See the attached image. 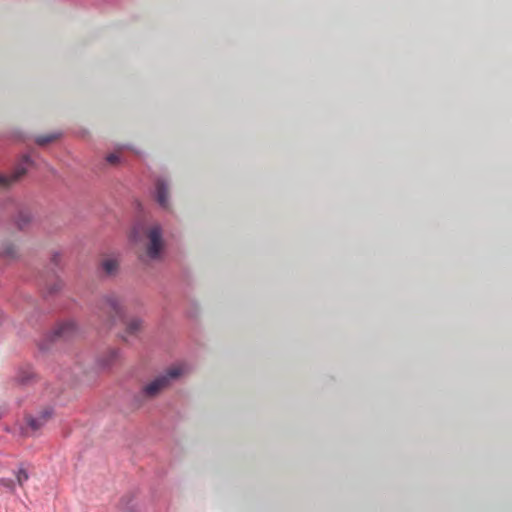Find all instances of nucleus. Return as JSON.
<instances>
[{
	"instance_id": "obj_1",
	"label": "nucleus",
	"mask_w": 512,
	"mask_h": 512,
	"mask_svg": "<svg viewBox=\"0 0 512 512\" xmlns=\"http://www.w3.org/2000/svg\"><path fill=\"white\" fill-rule=\"evenodd\" d=\"M184 372L183 367L181 366H173L166 371L165 374H162L146 385L143 386L141 390V395L152 398L155 397L159 392H161L164 388L170 385L171 381L177 379Z\"/></svg>"
},
{
	"instance_id": "obj_2",
	"label": "nucleus",
	"mask_w": 512,
	"mask_h": 512,
	"mask_svg": "<svg viewBox=\"0 0 512 512\" xmlns=\"http://www.w3.org/2000/svg\"><path fill=\"white\" fill-rule=\"evenodd\" d=\"M52 410L45 409L37 416H28L26 418V425L19 427V434L24 437L33 436L39 429H41L47 421L52 417Z\"/></svg>"
},
{
	"instance_id": "obj_3",
	"label": "nucleus",
	"mask_w": 512,
	"mask_h": 512,
	"mask_svg": "<svg viewBox=\"0 0 512 512\" xmlns=\"http://www.w3.org/2000/svg\"><path fill=\"white\" fill-rule=\"evenodd\" d=\"M148 239L147 254L151 259H157L163 249L162 230L159 225H153L148 230Z\"/></svg>"
},
{
	"instance_id": "obj_4",
	"label": "nucleus",
	"mask_w": 512,
	"mask_h": 512,
	"mask_svg": "<svg viewBox=\"0 0 512 512\" xmlns=\"http://www.w3.org/2000/svg\"><path fill=\"white\" fill-rule=\"evenodd\" d=\"M29 163V159H25L23 163L19 164L14 169L13 173L10 176L0 175V187L8 186L12 182L17 181L22 175L25 174Z\"/></svg>"
},
{
	"instance_id": "obj_5",
	"label": "nucleus",
	"mask_w": 512,
	"mask_h": 512,
	"mask_svg": "<svg viewBox=\"0 0 512 512\" xmlns=\"http://www.w3.org/2000/svg\"><path fill=\"white\" fill-rule=\"evenodd\" d=\"M103 308L109 313H113L114 316H122V308L119 300L114 296H109L103 301Z\"/></svg>"
},
{
	"instance_id": "obj_6",
	"label": "nucleus",
	"mask_w": 512,
	"mask_h": 512,
	"mask_svg": "<svg viewBox=\"0 0 512 512\" xmlns=\"http://www.w3.org/2000/svg\"><path fill=\"white\" fill-rule=\"evenodd\" d=\"M167 190L166 182L162 179L158 180L156 183V199L162 207H166L168 203Z\"/></svg>"
},
{
	"instance_id": "obj_7",
	"label": "nucleus",
	"mask_w": 512,
	"mask_h": 512,
	"mask_svg": "<svg viewBox=\"0 0 512 512\" xmlns=\"http://www.w3.org/2000/svg\"><path fill=\"white\" fill-rule=\"evenodd\" d=\"M103 270L108 274L112 275L117 271L118 261L115 258H107L102 262Z\"/></svg>"
},
{
	"instance_id": "obj_8",
	"label": "nucleus",
	"mask_w": 512,
	"mask_h": 512,
	"mask_svg": "<svg viewBox=\"0 0 512 512\" xmlns=\"http://www.w3.org/2000/svg\"><path fill=\"white\" fill-rule=\"evenodd\" d=\"M15 478H16V483L19 486H23L29 479L28 470L23 465L19 466V468L15 472Z\"/></svg>"
},
{
	"instance_id": "obj_9",
	"label": "nucleus",
	"mask_w": 512,
	"mask_h": 512,
	"mask_svg": "<svg viewBox=\"0 0 512 512\" xmlns=\"http://www.w3.org/2000/svg\"><path fill=\"white\" fill-rule=\"evenodd\" d=\"M141 324H142V322L138 318H134V319L129 320L126 323L128 332L129 333H134V332L138 331L140 329V327H141Z\"/></svg>"
},
{
	"instance_id": "obj_10",
	"label": "nucleus",
	"mask_w": 512,
	"mask_h": 512,
	"mask_svg": "<svg viewBox=\"0 0 512 512\" xmlns=\"http://www.w3.org/2000/svg\"><path fill=\"white\" fill-rule=\"evenodd\" d=\"M72 328H73L72 324H65V325L59 327V329H57L55 331V334L58 336H65L68 334V331Z\"/></svg>"
},
{
	"instance_id": "obj_11",
	"label": "nucleus",
	"mask_w": 512,
	"mask_h": 512,
	"mask_svg": "<svg viewBox=\"0 0 512 512\" xmlns=\"http://www.w3.org/2000/svg\"><path fill=\"white\" fill-rule=\"evenodd\" d=\"M0 485L4 486L5 488H7L10 491H13L15 488L14 481L11 479H7V478H0Z\"/></svg>"
},
{
	"instance_id": "obj_12",
	"label": "nucleus",
	"mask_w": 512,
	"mask_h": 512,
	"mask_svg": "<svg viewBox=\"0 0 512 512\" xmlns=\"http://www.w3.org/2000/svg\"><path fill=\"white\" fill-rule=\"evenodd\" d=\"M53 139H54L53 136H40L36 139V141L38 144L43 145V144H46V143L52 141Z\"/></svg>"
},
{
	"instance_id": "obj_13",
	"label": "nucleus",
	"mask_w": 512,
	"mask_h": 512,
	"mask_svg": "<svg viewBox=\"0 0 512 512\" xmlns=\"http://www.w3.org/2000/svg\"><path fill=\"white\" fill-rule=\"evenodd\" d=\"M118 156L116 154H109L107 157H106V160L111 163V164H114L118 161Z\"/></svg>"
},
{
	"instance_id": "obj_14",
	"label": "nucleus",
	"mask_w": 512,
	"mask_h": 512,
	"mask_svg": "<svg viewBox=\"0 0 512 512\" xmlns=\"http://www.w3.org/2000/svg\"><path fill=\"white\" fill-rule=\"evenodd\" d=\"M138 233H139V231H138V230H135V231L133 232L132 237H133L134 239H136V237H137V234H138Z\"/></svg>"
}]
</instances>
